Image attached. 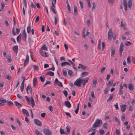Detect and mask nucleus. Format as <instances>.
<instances>
[{
    "instance_id": "f257e3e1",
    "label": "nucleus",
    "mask_w": 135,
    "mask_h": 135,
    "mask_svg": "<svg viewBox=\"0 0 135 135\" xmlns=\"http://www.w3.org/2000/svg\"><path fill=\"white\" fill-rule=\"evenodd\" d=\"M102 123V121L101 119H97L92 127L91 129L101 126Z\"/></svg>"
},
{
    "instance_id": "f03ea898",
    "label": "nucleus",
    "mask_w": 135,
    "mask_h": 135,
    "mask_svg": "<svg viewBox=\"0 0 135 135\" xmlns=\"http://www.w3.org/2000/svg\"><path fill=\"white\" fill-rule=\"evenodd\" d=\"M81 83L82 79L79 78L75 82L74 85L78 86L81 87Z\"/></svg>"
},
{
    "instance_id": "7ed1b4c3",
    "label": "nucleus",
    "mask_w": 135,
    "mask_h": 135,
    "mask_svg": "<svg viewBox=\"0 0 135 135\" xmlns=\"http://www.w3.org/2000/svg\"><path fill=\"white\" fill-rule=\"evenodd\" d=\"M43 132L45 135H51L52 134L51 131L47 128L43 129Z\"/></svg>"
},
{
    "instance_id": "20e7f679",
    "label": "nucleus",
    "mask_w": 135,
    "mask_h": 135,
    "mask_svg": "<svg viewBox=\"0 0 135 135\" xmlns=\"http://www.w3.org/2000/svg\"><path fill=\"white\" fill-rule=\"evenodd\" d=\"M113 32L112 30L111 29H109L108 32V39L111 40L113 37Z\"/></svg>"
},
{
    "instance_id": "39448f33",
    "label": "nucleus",
    "mask_w": 135,
    "mask_h": 135,
    "mask_svg": "<svg viewBox=\"0 0 135 135\" xmlns=\"http://www.w3.org/2000/svg\"><path fill=\"white\" fill-rule=\"evenodd\" d=\"M123 44L122 42H121L119 49V54L120 57H121L122 55V52L123 50Z\"/></svg>"
},
{
    "instance_id": "423d86ee",
    "label": "nucleus",
    "mask_w": 135,
    "mask_h": 135,
    "mask_svg": "<svg viewBox=\"0 0 135 135\" xmlns=\"http://www.w3.org/2000/svg\"><path fill=\"white\" fill-rule=\"evenodd\" d=\"M40 52L41 55L44 57H47L49 56V55L46 52L43 51V50H40Z\"/></svg>"
},
{
    "instance_id": "0eeeda50",
    "label": "nucleus",
    "mask_w": 135,
    "mask_h": 135,
    "mask_svg": "<svg viewBox=\"0 0 135 135\" xmlns=\"http://www.w3.org/2000/svg\"><path fill=\"white\" fill-rule=\"evenodd\" d=\"M89 78H86L84 79H82V83L83 86H84L85 84L88 82Z\"/></svg>"
},
{
    "instance_id": "6e6552de",
    "label": "nucleus",
    "mask_w": 135,
    "mask_h": 135,
    "mask_svg": "<svg viewBox=\"0 0 135 135\" xmlns=\"http://www.w3.org/2000/svg\"><path fill=\"white\" fill-rule=\"evenodd\" d=\"M34 122L38 126H40L42 125L41 122L38 119H35L34 120Z\"/></svg>"
},
{
    "instance_id": "1a4fd4ad",
    "label": "nucleus",
    "mask_w": 135,
    "mask_h": 135,
    "mask_svg": "<svg viewBox=\"0 0 135 135\" xmlns=\"http://www.w3.org/2000/svg\"><path fill=\"white\" fill-rule=\"evenodd\" d=\"M55 4H54L53 2H52V6H51L50 7V9L52 11V12L54 13L55 14H56V12L55 11Z\"/></svg>"
},
{
    "instance_id": "9d476101",
    "label": "nucleus",
    "mask_w": 135,
    "mask_h": 135,
    "mask_svg": "<svg viewBox=\"0 0 135 135\" xmlns=\"http://www.w3.org/2000/svg\"><path fill=\"white\" fill-rule=\"evenodd\" d=\"M79 65L81 67V69L84 70H87L89 69V68L88 66H85L81 64H79Z\"/></svg>"
},
{
    "instance_id": "9b49d317",
    "label": "nucleus",
    "mask_w": 135,
    "mask_h": 135,
    "mask_svg": "<svg viewBox=\"0 0 135 135\" xmlns=\"http://www.w3.org/2000/svg\"><path fill=\"white\" fill-rule=\"evenodd\" d=\"M126 107V104H121L120 105V108L121 109V111L122 112H124L125 111Z\"/></svg>"
},
{
    "instance_id": "f8f14e48",
    "label": "nucleus",
    "mask_w": 135,
    "mask_h": 135,
    "mask_svg": "<svg viewBox=\"0 0 135 135\" xmlns=\"http://www.w3.org/2000/svg\"><path fill=\"white\" fill-rule=\"evenodd\" d=\"M22 40L25 41L26 40V37H27V35L26 34L25 32V30H23V32L22 34Z\"/></svg>"
},
{
    "instance_id": "ddd939ff",
    "label": "nucleus",
    "mask_w": 135,
    "mask_h": 135,
    "mask_svg": "<svg viewBox=\"0 0 135 135\" xmlns=\"http://www.w3.org/2000/svg\"><path fill=\"white\" fill-rule=\"evenodd\" d=\"M22 112L25 115L28 117L29 116L28 112L26 109H22Z\"/></svg>"
},
{
    "instance_id": "4468645a",
    "label": "nucleus",
    "mask_w": 135,
    "mask_h": 135,
    "mask_svg": "<svg viewBox=\"0 0 135 135\" xmlns=\"http://www.w3.org/2000/svg\"><path fill=\"white\" fill-rule=\"evenodd\" d=\"M65 106L68 108H70L71 107V105L69 101H66L64 102Z\"/></svg>"
},
{
    "instance_id": "2eb2a0df",
    "label": "nucleus",
    "mask_w": 135,
    "mask_h": 135,
    "mask_svg": "<svg viewBox=\"0 0 135 135\" xmlns=\"http://www.w3.org/2000/svg\"><path fill=\"white\" fill-rule=\"evenodd\" d=\"M123 3L124 7V9L125 11H126L127 8V2L126 0H123Z\"/></svg>"
},
{
    "instance_id": "dca6fc26",
    "label": "nucleus",
    "mask_w": 135,
    "mask_h": 135,
    "mask_svg": "<svg viewBox=\"0 0 135 135\" xmlns=\"http://www.w3.org/2000/svg\"><path fill=\"white\" fill-rule=\"evenodd\" d=\"M88 72H83L81 73L80 75V76L81 78H83L88 75Z\"/></svg>"
},
{
    "instance_id": "f3484780",
    "label": "nucleus",
    "mask_w": 135,
    "mask_h": 135,
    "mask_svg": "<svg viewBox=\"0 0 135 135\" xmlns=\"http://www.w3.org/2000/svg\"><path fill=\"white\" fill-rule=\"evenodd\" d=\"M93 87H95L96 86V84H97V79L96 78H94L93 80Z\"/></svg>"
},
{
    "instance_id": "a211bd4d",
    "label": "nucleus",
    "mask_w": 135,
    "mask_h": 135,
    "mask_svg": "<svg viewBox=\"0 0 135 135\" xmlns=\"http://www.w3.org/2000/svg\"><path fill=\"white\" fill-rule=\"evenodd\" d=\"M13 50L14 52L17 54L18 52V48L17 45H16L15 46H13Z\"/></svg>"
},
{
    "instance_id": "6ab92c4d",
    "label": "nucleus",
    "mask_w": 135,
    "mask_h": 135,
    "mask_svg": "<svg viewBox=\"0 0 135 135\" xmlns=\"http://www.w3.org/2000/svg\"><path fill=\"white\" fill-rule=\"evenodd\" d=\"M111 50V56L113 57L114 55L115 49L114 47H112Z\"/></svg>"
},
{
    "instance_id": "aec40b11",
    "label": "nucleus",
    "mask_w": 135,
    "mask_h": 135,
    "mask_svg": "<svg viewBox=\"0 0 135 135\" xmlns=\"http://www.w3.org/2000/svg\"><path fill=\"white\" fill-rule=\"evenodd\" d=\"M14 103L19 108L22 107V105L16 101H14Z\"/></svg>"
},
{
    "instance_id": "412c9836",
    "label": "nucleus",
    "mask_w": 135,
    "mask_h": 135,
    "mask_svg": "<svg viewBox=\"0 0 135 135\" xmlns=\"http://www.w3.org/2000/svg\"><path fill=\"white\" fill-rule=\"evenodd\" d=\"M46 75H49L51 76H53L54 75V73L51 71H49L46 73Z\"/></svg>"
},
{
    "instance_id": "4be33fe9",
    "label": "nucleus",
    "mask_w": 135,
    "mask_h": 135,
    "mask_svg": "<svg viewBox=\"0 0 135 135\" xmlns=\"http://www.w3.org/2000/svg\"><path fill=\"white\" fill-rule=\"evenodd\" d=\"M6 58L7 59V61L8 63H10L11 62L12 60L10 55H8Z\"/></svg>"
},
{
    "instance_id": "5701e85b",
    "label": "nucleus",
    "mask_w": 135,
    "mask_h": 135,
    "mask_svg": "<svg viewBox=\"0 0 135 135\" xmlns=\"http://www.w3.org/2000/svg\"><path fill=\"white\" fill-rule=\"evenodd\" d=\"M37 84V79L36 78H35L33 79V86H36V85Z\"/></svg>"
},
{
    "instance_id": "b1692460",
    "label": "nucleus",
    "mask_w": 135,
    "mask_h": 135,
    "mask_svg": "<svg viewBox=\"0 0 135 135\" xmlns=\"http://www.w3.org/2000/svg\"><path fill=\"white\" fill-rule=\"evenodd\" d=\"M74 14L75 15H76L78 14L77 12V8L74 5Z\"/></svg>"
},
{
    "instance_id": "393cba45",
    "label": "nucleus",
    "mask_w": 135,
    "mask_h": 135,
    "mask_svg": "<svg viewBox=\"0 0 135 135\" xmlns=\"http://www.w3.org/2000/svg\"><path fill=\"white\" fill-rule=\"evenodd\" d=\"M129 89L131 90H133L134 89V86L131 84H130L128 86Z\"/></svg>"
},
{
    "instance_id": "a878e982",
    "label": "nucleus",
    "mask_w": 135,
    "mask_h": 135,
    "mask_svg": "<svg viewBox=\"0 0 135 135\" xmlns=\"http://www.w3.org/2000/svg\"><path fill=\"white\" fill-rule=\"evenodd\" d=\"M31 106L32 107H34L35 104L34 100L33 99V98L32 97H31Z\"/></svg>"
},
{
    "instance_id": "bb28decb",
    "label": "nucleus",
    "mask_w": 135,
    "mask_h": 135,
    "mask_svg": "<svg viewBox=\"0 0 135 135\" xmlns=\"http://www.w3.org/2000/svg\"><path fill=\"white\" fill-rule=\"evenodd\" d=\"M113 94H111L109 96V98L107 100V102H109V101L111 100L113 98Z\"/></svg>"
},
{
    "instance_id": "cd10ccee",
    "label": "nucleus",
    "mask_w": 135,
    "mask_h": 135,
    "mask_svg": "<svg viewBox=\"0 0 135 135\" xmlns=\"http://www.w3.org/2000/svg\"><path fill=\"white\" fill-rule=\"evenodd\" d=\"M113 80H111L109 81L108 84H107V85L108 86H111L112 85V84L113 83Z\"/></svg>"
},
{
    "instance_id": "c85d7f7f",
    "label": "nucleus",
    "mask_w": 135,
    "mask_h": 135,
    "mask_svg": "<svg viewBox=\"0 0 135 135\" xmlns=\"http://www.w3.org/2000/svg\"><path fill=\"white\" fill-rule=\"evenodd\" d=\"M128 4V7L129 8H131L132 6V0H129Z\"/></svg>"
},
{
    "instance_id": "c756f323",
    "label": "nucleus",
    "mask_w": 135,
    "mask_h": 135,
    "mask_svg": "<svg viewBox=\"0 0 135 135\" xmlns=\"http://www.w3.org/2000/svg\"><path fill=\"white\" fill-rule=\"evenodd\" d=\"M29 62V57L28 55H26V59L24 62L27 63L28 64Z\"/></svg>"
},
{
    "instance_id": "7c9ffc66",
    "label": "nucleus",
    "mask_w": 135,
    "mask_h": 135,
    "mask_svg": "<svg viewBox=\"0 0 135 135\" xmlns=\"http://www.w3.org/2000/svg\"><path fill=\"white\" fill-rule=\"evenodd\" d=\"M35 132L37 135H43L42 133L38 132L37 129H35Z\"/></svg>"
},
{
    "instance_id": "2f4dec72",
    "label": "nucleus",
    "mask_w": 135,
    "mask_h": 135,
    "mask_svg": "<svg viewBox=\"0 0 135 135\" xmlns=\"http://www.w3.org/2000/svg\"><path fill=\"white\" fill-rule=\"evenodd\" d=\"M31 30V27L30 25H29L27 28V32L28 33L30 32Z\"/></svg>"
},
{
    "instance_id": "473e14b6",
    "label": "nucleus",
    "mask_w": 135,
    "mask_h": 135,
    "mask_svg": "<svg viewBox=\"0 0 135 135\" xmlns=\"http://www.w3.org/2000/svg\"><path fill=\"white\" fill-rule=\"evenodd\" d=\"M41 49L44 50H47V48L46 47V45L45 44L42 45L41 47Z\"/></svg>"
},
{
    "instance_id": "72a5a7b5",
    "label": "nucleus",
    "mask_w": 135,
    "mask_h": 135,
    "mask_svg": "<svg viewBox=\"0 0 135 135\" xmlns=\"http://www.w3.org/2000/svg\"><path fill=\"white\" fill-rule=\"evenodd\" d=\"M25 98L26 99V101L29 104H30V99L28 98V97L27 96H25Z\"/></svg>"
},
{
    "instance_id": "f704fd0d",
    "label": "nucleus",
    "mask_w": 135,
    "mask_h": 135,
    "mask_svg": "<svg viewBox=\"0 0 135 135\" xmlns=\"http://www.w3.org/2000/svg\"><path fill=\"white\" fill-rule=\"evenodd\" d=\"M108 123L105 122L103 124V128L105 129H107L108 128L107 127L108 126Z\"/></svg>"
},
{
    "instance_id": "c9c22d12",
    "label": "nucleus",
    "mask_w": 135,
    "mask_h": 135,
    "mask_svg": "<svg viewBox=\"0 0 135 135\" xmlns=\"http://www.w3.org/2000/svg\"><path fill=\"white\" fill-rule=\"evenodd\" d=\"M127 63L128 65H129L131 62L130 57L129 56H128L127 58Z\"/></svg>"
},
{
    "instance_id": "e433bc0d",
    "label": "nucleus",
    "mask_w": 135,
    "mask_h": 135,
    "mask_svg": "<svg viewBox=\"0 0 135 135\" xmlns=\"http://www.w3.org/2000/svg\"><path fill=\"white\" fill-rule=\"evenodd\" d=\"M105 44L104 42H103L102 43V49L103 51H104L105 48Z\"/></svg>"
},
{
    "instance_id": "4c0bfd02",
    "label": "nucleus",
    "mask_w": 135,
    "mask_h": 135,
    "mask_svg": "<svg viewBox=\"0 0 135 135\" xmlns=\"http://www.w3.org/2000/svg\"><path fill=\"white\" fill-rule=\"evenodd\" d=\"M7 102L6 100L5 99H3V98H1V100L0 101V102L3 103H5Z\"/></svg>"
},
{
    "instance_id": "58836bf2",
    "label": "nucleus",
    "mask_w": 135,
    "mask_h": 135,
    "mask_svg": "<svg viewBox=\"0 0 135 135\" xmlns=\"http://www.w3.org/2000/svg\"><path fill=\"white\" fill-rule=\"evenodd\" d=\"M60 132L61 134H65V133L64 129L62 128H60Z\"/></svg>"
},
{
    "instance_id": "ea45409f",
    "label": "nucleus",
    "mask_w": 135,
    "mask_h": 135,
    "mask_svg": "<svg viewBox=\"0 0 135 135\" xmlns=\"http://www.w3.org/2000/svg\"><path fill=\"white\" fill-rule=\"evenodd\" d=\"M63 74L64 76H67V71L65 70H63L62 71Z\"/></svg>"
},
{
    "instance_id": "a19ab883",
    "label": "nucleus",
    "mask_w": 135,
    "mask_h": 135,
    "mask_svg": "<svg viewBox=\"0 0 135 135\" xmlns=\"http://www.w3.org/2000/svg\"><path fill=\"white\" fill-rule=\"evenodd\" d=\"M7 105H8L9 106L13 104V103L11 101H7Z\"/></svg>"
},
{
    "instance_id": "79ce46f5",
    "label": "nucleus",
    "mask_w": 135,
    "mask_h": 135,
    "mask_svg": "<svg viewBox=\"0 0 135 135\" xmlns=\"http://www.w3.org/2000/svg\"><path fill=\"white\" fill-rule=\"evenodd\" d=\"M125 44L126 45L128 46L129 45H131L132 43L129 41H127L125 42Z\"/></svg>"
},
{
    "instance_id": "37998d69",
    "label": "nucleus",
    "mask_w": 135,
    "mask_h": 135,
    "mask_svg": "<svg viewBox=\"0 0 135 135\" xmlns=\"http://www.w3.org/2000/svg\"><path fill=\"white\" fill-rule=\"evenodd\" d=\"M41 81L42 82H44L45 80V78L44 77L40 76V77Z\"/></svg>"
},
{
    "instance_id": "c03bdc74",
    "label": "nucleus",
    "mask_w": 135,
    "mask_h": 135,
    "mask_svg": "<svg viewBox=\"0 0 135 135\" xmlns=\"http://www.w3.org/2000/svg\"><path fill=\"white\" fill-rule=\"evenodd\" d=\"M66 65V62L65 61L62 62L61 64V67H63L65 66Z\"/></svg>"
},
{
    "instance_id": "a18cd8bd",
    "label": "nucleus",
    "mask_w": 135,
    "mask_h": 135,
    "mask_svg": "<svg viewBox=\"0 0 135 135\" xmlns=\"http://www.w3.org/2000/svg\"><path fill=\"white\" fill-rule=\"evenodd\" d=\"M87 1L88 3V7L89 8H90L91 7V5L90 2V0H86Z\"/></svg>"
},
{
    "instance_id": "49530a36",
    "label": "nucleus",
    "mask_w": 135,
    "mask_h": 135,
    "mask_svg": "<svg viewBox=\"0 0 135 135\" xmlns=\"http://www.w3.org/2000/svg\"><path fill=\"white\" fill-rule=\"evenodd\" d=\"M63 93L65 97H67L68 95V92L66 90H64L63 91Z\"/></svg>"
},
{
    "instance_id": "de8ad7c7",
    "label": "nucleus",
    "mask_w": 135,
    "mask_h": 135,
    "mask_svg": "<svg viewBox=\"0 0 135 135\" xmlns=\"http://www.w3.org/2000/svg\"><path fill=\"white\" fill-rule=\"evenodd\" d=\"M55 24L56 25L57 21V17L56 16H55L54 17Z\"/></svg>"
},
{
    "instance_id": "09e8293b",
    "label": "nucleus",
    "mask_w": 135,
    "mask_h": 135,
    "mask_svg": "<svg viewBox=\"0 0 135 135\" xmlns=\"http://www.w3.org/2000/svg\"><path fill=\"white\" fill-rule=\"evenodd\" d=\"M114 118L115 119V120L116 121V122L118 123V124H120V121H119L118 119V118L117 117H115Z\"/></svg>"
},
{
    "instance_id": "8fccbe9b",
    "label": "nucleus",
    "mask_w": 135,
    "mask_h": 135,
    "mask_svg": "<svg viewBox=\"0 0 135 135\" xmlns=\"http://www.w3.org/2000/svg\"><path fill=\"white\" fill-rule=\"evenodd\" d=\"M106 68L105 67H103L101 69L100 72L101 73H103L104 71L105 70Z\"/></svg>"
},
{
    "instance_id": "3c124183",
    "label": "nucleus",
    "mask_w": 135,
    "mask_h": 135,
    "mask_svg": "<svg viewBox=\"0 0 135 135\" xmlns=\"http://www.w3.org/2000/svg\"><path fill=\"white\" fill-rule=\"evenodd\" d=\"M120 26L121 27H124L126 26V25L125 24L123 23L122 20L121 22Z\"/></svg>"
},
{
    "instance_id": "603ef678",
    "label": "nucleus",
    "mask_w": 135,
    "mask_h": 135,
    "mask_svg": "<svg viewBox=\"0 0 135 135\" xmlns=\"http://www.w3.org/2000/svg\"><path fill=\"white\" fill-rule=\"evenodd\" d=\"M59 81L58 79L56 78L55 79V80L54 83V85H57V83Z\"/></svg>"
},
{
    "instance_id": "864d4df0",
    "label": "nucleus",
    "mask_w": 135,
    "mask_h": 135,
    "mask_svg": "<svg viewBox=\"0 0 135 135\" xmlns=\"http://www.w3.org/2000/svg\"><path fill=\"white\" fill-rule=\"evenodd\" d=\"M5 78L8 80H10L12 79V77L10 75H6L5 76Z\"/></svg>"
},
{
    "instance_id": "5fc2aeb1",
    "label": "nucleus",
    "mask_w": 135,
    "mask_h": 135,
    "mask_svg": "<svg viewBox=\"0 0 135 135\" xmlns=\"http://www.w3.org/2000/svg\"><path fill=\"white\" fill-rule=\"evenodd\" d=\"M70 127H69L68 126H67L66 127V129L67 131V132L69 133L70 132Z\"/></svg>"
},
{
    "instance_id": "6e6d98bb",
    "label": "nucleus",
    "mask_w": 135,
    "mask_h": 135,
    "mask_svg": "<svg viewBox=\"0 0 135 135\" xmlns=\"http://www.w3.org/2000/svg\"><path fill=\"white\" fill-rule=\"evenodd\" d=\"M12 33L13 35V36H15L16 35V33L15 32V27H13L12 29Z\"/></svg>"
},
{
    "instance_id": "4d7b16f0",
    "label": "nucleus",
    "mask_w": 135,
    "mask_h": 135,
    "mask_svg": "<svg viewBox=\"0 0 135 135\" xmlns=\"http://www.w3.org/2000/svg\"><path fill=\"white\" fill-rule=\"evenodd\" d=\"M108 87L106 88L104 90V94H106L108 92Z\"/></svg>"
},
{
    "instance_id": "13d9d810",
    "label": "nucleus",
    "mask_w": 135,
    "mask_h": 135,
    "mask_svg": "<svg viewBox=\"0 0 135 135\" xmlns=\"http://www.w3.org/2000/svg\"><path fill=\"white\" fill-rule=\"evenodd\" d=\"M57 85H58V86L60 87H62V83L60 81L57 83Z\"/></svg>"
},
{
    "instance_id": "bf43d9fd",
    "label": "nucleus",
    "mask_w": 135,
    "mask_h": 135,
    "mask_svg": "<svg viewBox=\"0 0 135 135\" xmlns=\"http://www.w3.org/2000/svg\"><path fill=\"white\" fill-rule=\"evenodd\" d=\"M99 131L100 134H104V131L103 130L101 129H100Z\"/></svg>"
},
{
    "instance_id": "052dcab7",
    "label": "nucleus",
    "mask_w": 135,
    "mask_h": 135,
    "mask_svg": "<svg viewBox=\"0 0 135 135\" xmlns=\"http://www.w3.org/2000/svg\"><path fill=\"white\" fill-rule=\"evenodd\" d=\"M87 24V26H89L90 25V20H88L86 22Z\"/></svg>"
},
{
    "instance_id": "680f3d73",
    "label": "nucleus",
    "mask_w": 135,
    "mask_h": 135,
    "mask_svg": "<svg viewBox=\"0 0 135 135\" xmlns=\"http://www.w3.org/2000/svg\"><path fill=\"white\" fill-rule=\"evenodd\" d=\"M23 3L25 5V8H27V2L26 0H23Z\"/></svg>"
},
{
    "instance_id": "e2e57ef3",
    "label": "nucleus",
    "mask_w": 135,
    "mask_h": 135,
    "mask_svg": "<svg viewBox=\"0 0 135 135\" xmlns=\"http://www.w3.org/2000/svg\"><path fill=\"white\" fill-rule=\"evenodd\" d=\"M114 106L115 107V108L116 110H118L119 109V107L118 106V103H116V104H114Z\"/></svg>"
},
{
    "instance_id": "0e129e2a",
    "label": "nucleus",
    "mask_w": 135,
    "mask_h": 135,
    "mask_svg": "<svg viewBox=\"0 0 135 135\" xmlns=\"http://www.w3.org/2000/svg\"><path fill=\"white\" fill-rule=\"evenodd\" d=\"M4 85V83L3 82H1L0 83V87L2 88Z\"/></svg>"
},
{
    "instance_id": "69168bd1",
    "label": "nucleus",
    "mask_w": 135,
    "mask_h": 135,
    "mask_svg": "<svg viewBox=\"0 0 135 135\" xmlns=\"http://www.w3.org/2000/svg\"><path fill=\"white\" fill-rule=\"evenodd\" d=\"M33 67L34 68V69L36 71H37L38 70V67L36 65H33Z\"/></svg>"
},
{
    "instance_id": "338daca9",
    "label": "nucleus",
    "mask_w": 135,
    "mask_h": 135,
    "mask_svg": "<svg viewBox=\"0 0 135 135\" xmlns=\"http://www.w3.org/2000/svg\"><path fill=\"white\" fill-rule=\"evenodd\" d=\"M115 133L117 135H119L120 134V131L117 130L116 131Z\"/></svg>"
},
{
    "instance_id": "774afa93",
    "label": "nucleus",
    "mask_w": 135,
    "mask_h": 135,
    "mask_svg": "<svg viewBox=\"0 0 135 135\" xmlns=\"http://www.w3.org/2000/svg\"><path fill=\"white\" fill-rule=\"evenodd\" d=\"M72 73V71L71 70H69L68 71V74L69 75H70Z\"/></svg>"
}]
</instances>
